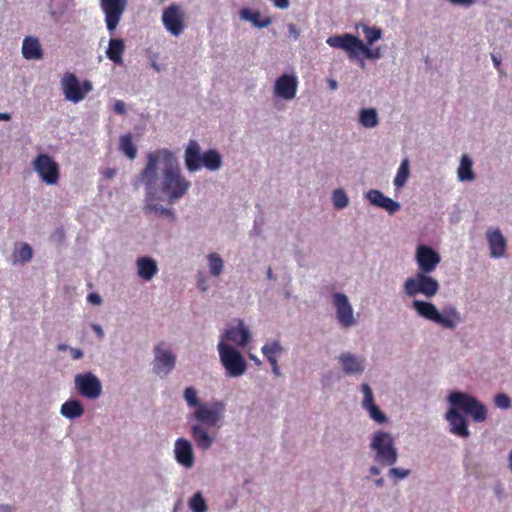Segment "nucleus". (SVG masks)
I'll return each instance as SVG.
<instances>
[{
	"instance_id": "f257e3e1",
	"label": "nucleus",
	"mask_w": 512,
	"mask_h": 512,
	"mask_svg": "<svg viewBox=\"0 0 512 512\" xmlns=\"http://www.w3.org/2000/svg\"><path fill=\"white\" fill-rule=\"evenodd\" d=\"M162 155L164 169L161 191L168 196L170 202H174L186 194L191 183L182 176L177 160L169 150L164 149Z\"/></svg>"
},
{
	"instance_id": "f03ea898",
	"label": "nucleus",
	"mask_w": 512,
	"mask_h": 512,
	"mask_svg": "<svg viewBox=\"0 0 512 512\" xmlns=\"http://www.w3.org/2000/svg\"><path fill=\"white\" fill-rule=\"evenodd\" d=\"M412 307L419 316L433 321L446 329L453 330L462 321L461 315L455 307L447 308L440 313L434 304L422 300H414Z\"/></svg>"
},
{
	"instance_id": "7ed1b4c3",
	"label": "nucleus",
	"mask_w": 512,
	"mask_h": 512,
	"mask_svg": "<svg viewBox=\"0 0 512 512\" xmlns=\"http://www.w3.org/2000/svg\"><path fill=\"white\" fill-rule=\"evenodd\" d=\"M326 43L332 48L345 50L350 58H356L358 53L363 54L367 59H378L380 57V48L370 49L362 40L352 34L331 36L326 40Z\"/></svg>"
},
{
	"instance_id": "20e7f679",
	"label": "nucleus",
	"mask_w": 512,
	"mask_h": 512,
	"mask_svg": "<svg viewBox=\"0 0 512 512\" xmlns=\"http://www.w3.org/2000/svg\"><path fill=\"white\" fill-rule=\"evenodd\" d=\"M448 400L451 404L450 409L456 411L462 410L470 415L475 422H484L487 418L486 407L475 397L463 392H452Z\"/></svg>"
},
{
	"instance_id": "39448f33",
	"label": "nucleus",
	"mask_w": 512,
	"mask_h": 512,
	"mask_svg": "<svg viewBox=\"0 0 512 512\" xmlns=\"http://www.w3.org/2000/svg\"><path fill=\"white\" fill-rule=\"evenodd\" d=\"M430 273L417 272L413 277L406 279L404 283L405 293L410 296L422 294L427 298H432L439 291L438 281L429 276Z\"/></svg>"
},
{
	"instance_id": "423d86ee",
	"label": "nucleus",
	"mask_w": 512,
	"mask_h": 512,
	"mask_svg": "<svg viewBox=\"0 0 512 512\" xmlns=\"http://www.w3.org/2000/svg\"><path fill=\"white\" fill-rule=\"evenodd\" d=\"M371 448L376 452V461L382 465L392 466L397 461V451L393 437L383 431H377L372 437Z\"/></svg>"
},
{
	"instance_id": "0eeeda50",
	"label": "nucleus",
	"mask_w": 512,
	"mask_h": 512,
	"mask_svg": "<svg viewBox=\"0 0 512 512\" xmlns=\"http://www.w3.org/2000/svg\"><path fill=\"white\" fill-rule=\"evenodd\" d=\"M217 348L228 376L239 377L245 373L247 364L238 350L227 345L223 340L219 341Z\"/></svg>"
},
{
	"instance_id": "6e6552de",
	"label": "nucleus",
	"mask_w": 512,
	"mask_h": 512,
	"mask_svg": "<svg viewBox=\"0 0 512 512\" xmlns=\"http://www.w3.org/2000/svg\"><path fill=\"white\" fill-rule=\"evenodd\" d=\"M61 89L65 99L72 103H79L85 99L93 89L89 80L80 81L74 73L66 72L61 79Z\"/></svg>"
},
{
	"instance_id": "1a4fd4ad",
	"label": "nucleus",
	"mask_w": 512,
	"mask_h": 512,
	"mask_svg": "<svg viewBox=\"0 0 512 512\" xmlns=\"http://www.w3.org/2000/svg\"><path fill=\"white\" fill-rule=\"evenodd\" d=\"M33 168L41 181L47 185H55L60 178L59 165L48 154H38L33 160Z\"/></svg>"
},
{
	"instance_id": "9d476101",
	"label": "nucleus",
	"mask_w": 512,
	"mask_h": 512,
	"mask_svg": "<svg viewBox=\"0 0 512 512\" xmlns=\"http://www.w3.org/2000/svg\"><path fill=\"white\" fill-rule=\"evenodd\" d=\"M224 411L225 404L222 401H215L211 406L199 405L198 409H195L193 417L201 424L213 427L220 422Z\"/></svg>"
},
{
	"instance_id": "9b49d317",
	"label": "nucleus",
	"mask_w": 512,
	"mask_h": 512,
	"mask_svg": "<svg viewBox=\"0 0 512 512\" xmlns=\"http://www.w3.org/2000/svg\"><path fill=\"white\" fill-rule=\"evenodd\" d=\"M127 0H101L100 6L105 14V22L107 29L113 33L125 11Z\"/></svg>"
},
{
	"instance_id": "f8f14e48",
	"label": "nucleus",
	"mask_w": 512,
	"mask_h": 512,
	"mask_svg": "<svg viewBox=\"0 0 512 512\" xmlns=\"http://www.w3.org/2000/svg\"><path fill=\"white\" fill-rule=\"evenodd\" d=\"M163 150L151 152L147 156V164L139 175L140 181L145 185L147 193L155 192L157 182V164L163 163Z\"/></svg>"
},
{
	"instance_id": "ddd939ff",
	"label": "nucleus",
	"mask_w": 512,
	"mask_h": 512,
	"mask_svg": "<svg viewBox=\"0 0 512 512\" xmlns=\"http://www.w3.org/2000/svg\"><path fill=\"white\" fill-rule=\"evenodd\" d=\"M75 386L79 394L88 399H96L102 392L101 382L90 372L77 374L75 376Z\"/></svg>"
},
{
	"instance_id": "4468645a",
	"label": "nucleus",
	"mask_w": 512,
	"mask_h": 512,
	"mask_svg": "<svg viewBox=\"0 0 512 512\" xmlns=\"http://www.w3.org/2000/svg\"><path fill=\"white\" fill-rule=\"evenodd\" d=\"M185 13L177 4H171L164 9L162 22L164 27L174 36L180 35L184 30Z\"/></svg>"
},
{
	"instance_id": "2eb2a0df",
	"label": "nucleus",
	"mask_w": 512,
	"mask_h": 512,
	"mask_svg": "<svg viewBox=\"0 0 512 512\" xmlns=\"http://www.w3.org/2000/svg\"><path fill=\"white\" fill-rule=\"evenodd\" d=\"M333 305L336 309L337 319L341 326L347 328L355 325L353 309L347 296L343 293L333 294Z\"/></svg>"
},
{
	"instance_id": "dca6fc26",
	"label": "nucleus",
	"mask_w": 512,
	"mask_h": 512,
	"mask_svg": "<svg viewBox=\"0 0 512 512\" xmlns=\"http://www.w3.org/2000/svg\"><path fill=\"white\" fill-rule=\"evenodd\" d=\"M440 255L431 247L419 245L416 251V262L419 272L431 273L440 263Z\"/></svg>"
},
{
	"instance_id": "f3484780",
	"label": "nucleus",
	"mask_w": 512,
	"mask_h": 512,
	"mask_svg": "<svg viewBox=\"0 0 512 512\" xmlns=\"http://www.w3.org/2000/svg\"><path fill=\"white\" fill-rule=\"evenodd\" d=\"M164 343L155 346L154 372L159 376H166L175 367L176 358L170 350L162 349Z\"/></svg>"
},
{
	"instance_id": "a211bd4d",
	"label": "nucleus",
	"mask_w": 512,
	"mask_h": 512,
	"mask_svg": "<svg viewBox=\"0 0 512 512\" xmlns=\"http://www.w3.org/2000/svg\"><path fill=\"white\" fill-rule=\"evenodd\" d=\"M297 85L296 76L283 74L275 82V94L286 100L293 99L296 95Z\"/></svg>"
},
{
	"instance_id": "6ab92c4d",
	"label": "nucleus",
	"mask_w": 512,
	"mask_h": 512,
	"mask_svg": "<svg viewBox=\"0 0 512 512\" xmlns=\"http://www.w3.org/2000/svg\"><path fill=\"white\" fill-rule=\"evenodd\" d=\"M361 390L364 394L362 406L368 411L370 418L379 424L385 423L387 421V417L375 404L370 386L367 383H363L361 385Z\"/></svg>"
},
{
	"instance_id": "aec40b11",
	"label": "nucleus",
	"mask_w": 512,
	"mask_h": 512,
	"mask_svg": "<svg viewBox=\"0 0 512 512\" xmlns=\"http://www.w3.org/2000/svg\"><path fill=\"white\" fill-rule=\"evenodd\" d=\"M446 420L450 425V432L462 438H468L470 432L466 418L456 409H449L446 413Z\"/></svg>"
},
{
	"instance_id": "412c9836",
	"label": "nucleus",
	"mask_w": 512,
	"mask_h": 512,
	"mask_svg": "<svg viewBox=\"0 0 512 512\" xmlns=\"http://www.w3.org/2000/svg\"><path fill=\"white\" fill-rule=\"evenodd\" d=\"M366 197L372 205L386 210L389 214H394L395 212L400 210V204L398 202L385 196L379 190H369L366 193Z\"/></svg>"
},
{
	"instance_id": "4be33fe9",
	"label": "nucleus",
	"mask_w": 512,
	"mask_h": 512,
	"mask_svg": "<svg viewBox=\"0 0 512 512\" xmlns=\"http://www.w3.org/2000/svg\"><path fill=\"white\" fill-rule=\"evenodd\" d=\"M175 458L177 462L186 468H190L194 464V455L191 443L184 439L179 438L175 442Z\"/></svg>"
},
{
	"instance_id": "5701e85b",
	"label": "nucleus",
	"mask_w": 512,
	"mask_h": 512,
	"mask_svg": "<svg viewBox=\"0 0 512 512\" xmlns=\"http://www.w3.org/2000/svg\"><path fill=\"white\" fill-rule=\"evenodd\" d=\"M490 248V254L494 258L504 256L506 251V240L498 228L489 229L486 233Z\"/></svg>"
},
{
	"instance_id": "b1692460",
	"label": "nucleus",
	"mask_w": 512,
	"mask_h": 512,
	"mask_svg": "<svg viewBox=\"0 0 512 512\" xmlns=\"http://www.w3.org/2000/svg\"><path fill=\"white\" fill-rule=\"evenodd\" d=\"M202 155L198 142L190 140L185 150V165L189 172H195L202 167Z\"/></svg>"
},
{
	"instance_id": "393cba45",
	"label": "nucleus",
	"mask_w": 512,
	"mask_h": 512,
	"mask_svg": "<svg viewBox=\"0 0 512 512\" xmlns=\"http://www.w3.org/2000/svg\"><path fill=\"white\" fill-rule=\"evenodd\" d=\"M250 337L248 329L244 326L242 321L235 327L227 329L222 335L221 340L234 342L238 346H245Z\"/></svg>"
},
{
	"instance_id": "a878e982",
	"label": "nucleus",
	"mask_w": 512,
	"mask_h": 512,
	"mask_svg": "<svg viewBox=\"0 0 512 512\" xmlns=\"http://www.w3.org/2000/svg\"><path fill=\"white\" fill-rule=\"evenodd\" d=\"M136 264L138 276L145 281L151 280L158 272L156 261L150 257H139Z\"/></svg>"
},
{
	"instance_id": "bb28decb",
	"label": "nucleus",
	"mask_w": 512,
	"mask_h": 512,
	"mask_svg": "<svg viewBox=\"0 0 512 512\" xmlns=\"http://www.w3.org/2000/svg\"><path fill=\"white\" fill-rule=\"evenodd\" d=\"M339 361L341 362L343 371L346 374H358L364 370V360L351 353H342L339 356Z\"/></svg>"
},
{
	"instance_id": "cd10ccee",
	"label": "nucleus",
	"mask_w": 512,
	"mask_h": 512,
	"mask_svg": "<svg viewBox=\"0 0 512 512\" xmlns=\"http://www.w3.org/2000/svg\"><path fill=\"white\" fill-rule=\"evenodd\" d=\"M22 54L25 59H41L43 52L37 38L27 36L23 40Z\"/></svg>"
},
{
	"instance_id": "c85d7f7f",
	"label": "nucleus",
	"mask_w": 512,
	"mask_h": 512,
	"mask_svg": "<svg viewBox=\"0 0 512 512\" xmlns=\"http://www.w3.org/2000/svg\"><path fill=\"white\" fill-rule=\"evenodd\" d=\"M124 50V41L122 39L112 38L109 41L106 55L112 62L121 65L123 63L122 55Z\"/></svg>"
},
{
	"instance_id": "c756f323",
	"label": "nucleus",
	"mask_w": 512,
	"mask_h": 512,
	"mask_svg": "<svg viewBox=\"0 0 512 512\" xmlns=\"http://www.w3.org/2000/svg\"><path fill=\"white\" fill-rule=\"evenodd\" d=\"M155 192L146 194V204H145V212L146 213H155L158 215L165 216L167 218L173 219L174 214L170 209L164 208L162 205L156 203Z\"/></svg>"
},
{
	"instance_id": "7c9ffc66",
	"label": "nucleus",
	"mask_w": 512,
	"mask_h": 512,
	"mask_svg": "<svg viewBox=\"0 0 512 512\" xmlns=\"http://www.w3.org/2000/svg\"><path fill=\"white\" fill-rule=\"evenodd\" d=\"M240 18L246 21H250L255 27L258 28H266L270 26L272 20L270 17H260L259 11H251L248 8H243L240 10Z\"/></svg>"
},
{
	"instance_id": "2f4dec72",
	"label": "nucleus",
	"mask_w": 512,
	"mask_h": 512,
	"mask_svg": "<svg viewBox=\"0 0 512 512\" xmlns=\"http://www.w3.org/2000/svg\"><path fill=\"white\" fill-rule=\"evenodd\" d=\"M60 412L68 419H76L83 415L84 407L79 400L70 399L62 404Z\"/></svg>"
},
{
	"instance_id": "473e14b6",
	"label": "nucleus",
	"mask_w": 512,
	"mask_h": 512,
	"mask_svg": "<svg viewBox=\"0 0 512 512\" xmlns=\"http://www.w3.org/2000/svg\"><path fill=\"white\" fill-rule=\"evenodd\" d=\"M191 435L197 446L203 450L210 448L213 443L212 437L200 425H194L191 427Z\"/></svg>"
},
{
	"instance_id": "72a5a7b5",
	"label": "nucleus",
	"mask_w": 512,
	"mask_h": 512,
	"mask_svg": "<svg viewBox=\"0 0 512 512\" xmlns=\"http://www.w3.org/2000/svg\"><path fill=\"white\" fill-rule=\"evenodd\" d=\"M222 165V157L215 149H210L202 155V166L208 170H218Z\"/></svg>"
},
{
	"instance_id": "f704fd0d",
	"label": "nucleus",
	"mask_w": 512,
	"mask_h": 512,
	"mask_svg": "<svg viewBox=\"0 0 512 512\" xmlns=\"http://www.w3.org/2000/svg\"><path fill=\"white\" fill-rule=\"evenodd\" d=\"M119 149L129 159H135L137 155V147L133 143V137L131 134H125L120 137Z\"/></svg>"
},
{
	"instance_id": "c9c22d12",
	"label": "nucleus",
	"mask_w": 512,
	"mask_h": 512,
	"mask_svg": "<svg viewBox=\"0 0 512 512\" xmlns=\"http://www.w3.org/2000/svg\"><path fill=\"white\" fill-rule=\"evenodd\" d=\"M458 178L461 181H471L475 178L472 171V161L467 155L461 157L460 165L458 167Z\"/></svg>"
},
{
	"instance_id": "e433bc0d",
	"label": "nucleus",
	"mask_w": 512,
	"mask_h": 512,
	"mask_svg": "<svg viewBox=\"0 0 512 512\" xmlns=\"http://www.w3.org/2000/svg\"><path fill=\"white\" fill-rule=\"evenodd\" d=\"M33 257L32 247L27 243H20L13 252L14 262L26 263Z\"/></svg>"
},
{
	"instance_id": "4c0bfd02",
	"label": "nucleus",
	"mask_w": 512,
	"mask_h": 512,
	"mask_svg": "<svg viewBox=\"0 0 512 512\" xmlns=\"http://www.w3.org/2000/svg\"><path fill=\"white\" fill-rule=\"evenodd\" d=\"M360 123L366 128H373L378 124V116L375 109H362L360 111Z\"/></svg>"
},
{
	"instance_id": "58836bf2",
	"label": "nucleus",
	"mask_w": 512,
	"mask_h": 512,
	"mask_svg": "<svg viewBox=\"0 0 512 512\" xmlns=\"http://www.w3.org/2000/svg\"><path fill=\"white\" fill-rule=\"evenodd\" d=\"M208 265L212 276L218 277L223 270V260L217 253H211L208 255Z\"/></svg>"
},
{
	"instance_id": "ea45409f",
	"label": "nucleus",
	"mask_w": 512,
	"mask_h": 512,
	"mask_svg": "<svg viewBox=\"0 0 512 512\" xmlns=\"http://www.w3.org/2000/svg\"><path fill=\"white\" fill-rule=\"evenodd\" d=\"M409 177V161L404 159L398 168L397 174L394 178V185L396 187H402L406 183Z\"/></svg>"
},
{
	"instance_id": "a19ab883",
	"label": "nucleus",
	"mask_w": 512,
	"mask_h": 512,
	"mask_svg": "<svg viewBox=\"0 0 512 512\" xmlns=\"http://www.w3.org/2000/svg\"><path fill=\"white\" fill-rule=\"evenodd\" d=\"M282 351V347L279 341L275 340L271 343H267L262 347V353L268 361L277 360L276 355Z\"/></svg>"
},
{
	"instance_id": "79ce46f5",
	"label": "nucleus",
	"mask_w": 512,
	"mask_h": 512,
	"mask_svg": "<svg viewBox=\"0 0 512 512\" xmlns=\"http://www.w3.org/2000/svg\"><path fill=\"white\" fill-rule=\"evenodd\" d=\"M362 31L367 39L369 45H372L374 42L379 40L382 36V31L376 27H370L368 25L362 24Z\"/></svg>"
},
{
	"instance_id": "37998d69",
	"label": "nucleus",
	"mask_w": 512,
	"mask_h": 512,
	"mask_svg": "<svg viewBox=\"0 0 512 512\" xmlns=\"http://www.w3.org/2000/svg\"><path fill=\"white\" fill-rule=\"evenodd\" d=\"M189 507L193 512H206L207 505L200 492L194 494L189 501Z\"/></svg>"
},
{
	"instance_id": "c03bdc74",
	"label": "nucleus",
	"mask_w": 512,
	"mask_h": 512,
	"mask_svg": "<svg viewBox=\"0 0 512 512\" xmlns=\"http://www.w3.org/2000/svg\"><path fill=\"white\" fill-rule=\"evenodd\" d=\"M184 399L190 407L198 409L199 405H203L198 399L197 391L193 387H187L184 391Z\"/></svg>"
},
{
	"instance_id": "a18cd8bd",
	"label": "nucleus",
	"mask_w": 512,
	"mask_h": 512,
	"mask_svg": "<svg viewBox=\"0 0 512 512\" xmlns=\"http://www.w3.org/2000/svg\"><path fill=\"white\" fill-rule=\"evenodd\" d=\"M333 204L337 209L345 208L348 205V197L343 189H337L333 192Z\"/></svg>"
},
{
	"instance_id": "49530a36",
	"label": "nucleus",
	"mask_w": 512,
	"mask_h": 512,
	"mask_svg": "<svg viewBox=\"0 0 512 512\" xmlns=\"http://www.w3.org/2000/svg\"><path fill=\"white\" fill-rule=\"evenodd\" d=\"M495 405L502 409H508L511 406V400L507 394L499 393L494 399Z\"/></svg>"
},
{
	"instance_id": "de8ad7c7",
	"label": "nucleus",
	"mask_w": 512,
	"mask_h": 512,
	"mask_svg": "<svg viewBox=\"0 0 512 512\" xmlns=\"http://www.w3.org/2000/svg\"><path fill=\"white\" fill-rule=\"evenodd\" d=\"M410 474L408 469L391 468L389 470V476L396 477L399 479L406 478Z\"/></svg>"
},
{
	"instance_id": "09e8293b",
	"label": "nucleus",
	"mask_w": 512,
	"mask_h": 512,
	"mask_svg": "<svg viewBox=\"0 0 512 512\" xmlns=\"http://www.w3.org/2000/svg\"><path fill=\"white\" fill-rule=\"evenodd\" d=\"M114 111L117 114H125L126 113L125 103L120 100L116 101L114 103Z\"/></svg>"
},
{
	"instance_id": "8fccbe9b",
	"label": "nucleus",
	"mask_w": 512,
	"mask_h": 512,
	"mask_svg": "<svg viewBox=\"0 0 512 512\" xmlns=\"http://www.w3.org/2000/svg\"><path fill=\"white\" fill-rule=\"evenodd\" d=\"M87 299L91 304L94 305H100L102 303L101 297L96 293H90Z\"/></svg>"
},
{
	"instance_id": "3c124183",
	"label": "nucleus",
	"mask_w": 512,
	"mask_h": 512,
	"mask_svg": "<svg viewBox=\"0 0 512 512\" xmlns=\"http://www.w3.org/2000/svg\"><path fill=\"white\" fill-rule=\"evenodd\" d=\"M288 30L291 37H293L294 39H298L300 32L294 24H289Z\"/></svg>"
},
{
	"instance_id": "603ef678",
	"label": "nucleus",
	"mask_w": 512,
	"mask_h": 512,
	"mask_svg": "<svg viewBox=\"0 0 512 512\" xmlns=\"http://www.w3.org/2000/svg\"><path fill=\"white\" fill-rule=\"evenodd\" d=\"M91 328L96 333V335L98 336L99 339H102L104 337V332H103V329H102V327L100 325L92 324Z\"/></svg>"
},
{
	"instance_id": "864d4df0",
	"label": "nucleus",
	"mask_w": 512,
	"mask_h": 512,
	"mask_svg": "<svg viewBox=\"0 0 512 512\" xmlns=\"http://www.w3.org/2000/svg\"><path fill=\"white\" fill-rule=\"evenodd\" d=\"M269 363L272 366V371L275 374V376H279L280 375V369H279L277 360H273V361L271 360V361H269Z\"/></svg>"
},
{
	"instance_id": "5fc2aeb1",
	"label": "nucleus",
	"mask_w": 512,
	"mask_h": 512,
	"mask_svg": "<svg viewBox=\"0 0 512 512\" xmlns=\"http://www.w3.org/2000/svg\"><path fill=\"white\" fill-rule=\"evenodd\" d=\"M73 359H80L83 356V352L80 349L74 348L71 350Z\"/></svg>"
},
{
	"instance_id": "6e6d98bb",
	"label": "nucleus",
	"mask_w": 512,
	"mask_h": 512,
	"mask_svg": "<svg viewBox=\"0 0 512 512\" xmlns=\"http://www.w3.org/2000/svg\"><path fill=\"white\" fill-rule=\"evenodd\" d=\"M450 1L454 4H460V5H465V6H469L473 3V0H450Z\"/></svg>"
},
{
	"instance_id": "4d7b16f0",
	"label": "nucleus",
	"mask_w": 512,
	"mask_h": 512,
	"mask_svg": "<svg viewBox=\"0 0 512 512\" xmlns=\"http://www.w3.org/2000/svg\"><path fill=\"white\" fill-rule=\"evenodd\" d=\"M11 119V115L9 113L0 112V121H9Z\"/></svg>"
},
{
	"instance_id": "13d9d810",
	"label": "nucleus",
	"mask_w": 512,
	"mask_h": 512,
	"mask_svg": "<svg viewBox=\"0 0 512 512\" xmlns=\"http://www.w3.org/2000/svg\"><path fill=\"white\" fill-rule=\"evenodd\" d=\"M115 173H116V171L114 169H107L105 171V177L112 178V177H114Z\"/></svg>"
},
{
	"instance_id": "bf43d9fd",
	"label": "nucleus",
	"mask_w": 512,
	"mask_h": 512,
	"mask_svg": "<svg viewBox=\"0 0 512 512\" xmlns=\"http://www.w3.org/2000/svg\"><path fill=\"white\" fill-rule=\"evenodd\" d=\"M370 474L374 475V476L379 475L380 474V469L378 467H376V466H372L370 468Z\"/></svg>"
},
{
	"instance_id": "052dcab7",
	"label": "nucleus",
	"mask_w": 512,
	"mask_h": 512,
	"mask_svg": "<svg viewBox=\"0 0 512 512\" xmlns=\"http://www.w3.org/2000/svg\"><path fill=\"white\" fill-rule=\"evenodd\" d=\"M330 88H331V89H336V88H337V83H336V81H334V80H331V81H330Z\"/></svg>"
},
{
	"instance_id": "680f3d73",
	"label": "nucleus",
	"mask_w": 512,
	"mask_h": 512,
	"mask_svg": "<svg viewBox=\"0 0 512 512\" xmlns=\"http://www.w3.org/2000/svg\"><path fill=\"white\" fill-rule=\"evenodd\" d=\"M509 468L512 471V451L509 454Z\"/></svg>"
},
{
	"instance_id": "e2e57ef3",
	"label": "nucleus",
	"mask_w": 512,
	"mask_h": 512,
	"mask_svg": "<svg viewBox=\"0 0 512 512\" xmlns=\"http://www.w3.org/2000/svg\"><path fill=\"white\" fill-rule=\"evenodd\" d=\"M383 482H384L383 479L380 478V479L376 480V485L381 486V485H383Z\"/></svg>"
},
{
	"instance_id": "0e129e2a",
	"label": "nucleus",
	"mask_w": 512,
	"mask_h": 512,
	"mask_svg": "<svg viewBox=\"0 0 512 512\" xmlns=\"http://www.w3.org/2000/svg\"><path fill=\"white\" fill-rule=\"evenodd\" d=\"M267 275L269 278H272V270L271 268L268 269Z\"/></svg>"
},
{
	"instance_id": "69168bd1",
	"label": "nucleus",
	"mask_w": 512,
	"mask_h": 512,
	"mask_svg": "<svg viewBox=\"0 0 512 512\" xmlns=\"http://www.w3.org/2000/svg\"><path fill=\"white\" fill-rule=\"evenodd\" d=\"M199 286H200V288H201L203 291H205V290H206V287L204 286V284L200 283V284H199Z\"/></svg>"
},
{
	"instance_id": "338daca9",
	"label": "nucleus",
	"mask_w": 512,
	"mask_h": 512,
	"mask_svg": "<svg viewBox=\"0 0 512 512\" xmlns=\"http://www.w3.org/2000/svg\"><path fill=\"white\" fill-rule=\"evenodd\" d=\"M60 350H65L66 349V346L65 345H59L58 347Z\"/></svg>"
},
{
	"instance_id": "774afa93",
	"label": "nucleus",
	"mask_w": 512,
	"mask_h": 512,
	"mask_svg": "<svg viewBox=\"0 0 512 512\" xmlns=\"http://www.w3.org/2000/svg\"><path fill=\"white\" fill-rule=\"evenodd\" d=\"M153 67H154L157 71H159V67H158L156 64H154V65H153Z\"/></svg>"
}]
</instances>
